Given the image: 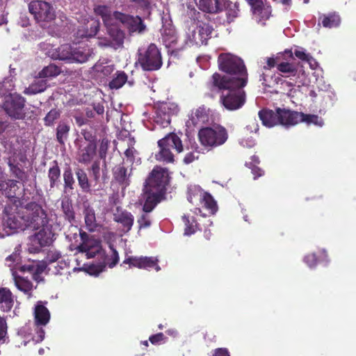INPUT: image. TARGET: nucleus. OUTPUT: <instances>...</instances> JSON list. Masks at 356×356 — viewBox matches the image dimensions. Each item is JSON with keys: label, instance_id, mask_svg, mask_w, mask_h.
Returning a JSON list of instances; mask_svg holds the SVG:
<instances>
[{"label": "nucleus", "instance_id": "1", "mask_svg": "<svg viewBox=\"0 0 356 356\" xmlns=\"http://www.w3.org/2000/svg\"><path fill=\"white\" fill-rule=\"evenodd\" d=\"M219 70L227 75L214 73L209 85L211 90H222L226 86H245L248 83V74L243 60L229 53H222L218 56Z\"/></svg>", "mask_w": 356, "mask_h": 356}, {"label": "nucleus", "instance_id": "2", "mask_svg": "<svg viewBox=\"0 0 356 356\" xmlns=\"http://www.w3.org/2000/svg\"><path fill=\"white\" fill-rule=\"evenodd\" d=\"M141 69L146 72L160 70L163 65L161 50L154 43H150L138 49L137 61Z\"/></svg>", "mask_w": 356, "mask_h": 356}, {"label": "nucleus", "instance_id": "3", "mask_svg": "<svg viewBox=\"0 0 356 356\" xmlns=\"http://www.w3.org/2000/svg\"><path fill=\"white\" fill-rule=\"evenodd\" d=\"M25 213L22 216L24 227L33 229L44 228L49 222L46 211L42 207L35 202H30L24 207Z\"/></svg>", "mask_w": 356, "mask_h": 356}, {"label": "nucleus", "instance_id": "4", "mask_svg": "<svg viewBox=\"0 0 356 356\" xmlns=\"http://www.w3.org/2000/svg\"><path fill=\"white\" fill-rule=\"evenodd\" d=\"M198 138L202 146L212 149L223 145L228 138V134L222 126L207 127L199 130Z\"/></svg>", "mask_w": 356, "mask_h": 356}, {"label": "nucleus", "instance_id": "5", "mask_svg": "<svg viewBox=\"0 0 356 356\" xmlns=\"http://www.w3.org/2000/svg\"><path fill=\"white\" fill-rule=\"evenodd\" d=\"M222 88L226 92H222L220 97V104L228 111H236L241 108L245 103L246 94L243 90L245 86H226ZM221 91V90H219Z\"/></svg>", "mask_w": 356, "mask_h": 356}, {"label": "nucleus", "instance_id": "6", "mask_svg": "<svg viewBox=\"0 0 356 356\" xmlns=\"http://www.w3.org/2000/svg\"><path fill=\"white\" fill-rule=\"evenodd\" d=\"M291 110L277 108L275 111L269 108H263L259 111L258 115L264 126L273 127L281 124L285 127H291L290 119L288 116Z\"/></svg>", "mask_w": 356, "mask_h": 356}, {"label": "nucleus", "instance_id": "7", "mask_svg": "<svg viewBox=\"0 0 356 356\" xmlns=\"http://www.w3.org/2000/svg\"><path fill=\"white\" fill-rule=\"evenodd\" d=\"M168 170L160 165H156L145 181V188L165 195L167 186L170 183Z\"/></svg>", "mask_w": 356, "mask_h": 356}, {"label": "nucleus", "instance_id": "8", "mask_svg": "<svg viewBox=\"0 0 356 356\" xmlns=\"http://www.w3.org/2000/svg\"><path fill=\"white\" fill-rule=\"evenodd\" d=\"M26 99L17 93H12L4 98L2 108L12 119L24 120L26 117L24 108Z\"/></svg>", "mask_w": 356, "mask_h": 356}, {"label": "nucleus", "instance_id": "9", "mask_svg": "<svg viewBox=\"0 0 356 356\" xmlns=\"http://www.w3.org/2000/svg\"><path fill=\"white\" fill-rule=\"evenodd\" d=\"M29 10L37 22H51L56 19V11L51 3L42 1H31Z\"/></svg>", "mask_w": 356, "mask_h": 356}, {"label": "nucleus", "instance_id": "10", "mask_svg": "<svg viewBox=\"0 0 356 356\" xmlns=\"http://www.w3.org/2000/svg\"><path fill=\"white\" fill-rule=\"evenodd\" d=\"M115 19L121 22L129 33L143 34L147 30V26L143 19L138 15H131L120 11L113 12Z\"/></svg>", "mask_w": 356, "mask_h": 356}, {"label": "nucleus", "instance_id": "11", "mask_svg": "<svg viewBox=\"0 0 356 356\" xmlns=\"http://www.w3.org/2000/svg\"><path fill=\"white\" fill-rule=\"evenodd\" d=\"M188 16L196 24L200 40L202 43H204L211 37L213 31V26L209 22L204 21L205 19L208 21V16L195 8L188 11Z\"/></svg>", "mask_w": 356, "mask_h": 356}, {"label": "nucleus", "instance_id": "12", "mask_svg": "<svg viewBox=\"0 0 356 356\" xmlns=\"http://www.w3.org/2000/svg\"><path fill=\"white\" fill-rule=\"evenodd\" d=\"M177 112V107L168 102L161 104L155 111L154 122L161 127H168L171 122V117Z\"/></svg>", "mask_w": 356, "mask_h": 356}, {"label": "nucleus", "instance_id": "13", "mask_svg": "<svg viewBox=\"0 0 356 356\" xmlns=\"http://www.w3.org/2000/svg\"><path fill=\"white\" fill-rule=\"evenodd\" d=\"M106 27L107 28L110 40H105L104 42H100L99 44L102 47H111L115 49L122 47L125 38L124 32L118 27L113 25Z\"/></svg>", "mask_w": 356, "mask_h": 356}, {"label": "nucleus", "instance_id": "14", "mask_svg": "<svg viewBox=\"0 0 356 356\" xmlns=\"http://www.w3.org/2000/svg\"><path fill=\"white\" fill-rule=\"evenodd\" d=\"M113 220L121 225V232L127 234L134 225V217L131 212L117 207L113 212Z\"/></svg>", "mask_w": 356, "mask_h": 356}, {"label": "nucleus", "instance_id": "15", "mask_svg": "<svg viewBox=\"0 0 356 356\" xmlns=\"http://www.w3.org/2000/svg\"><path fill=\"white\" fill-rule=\"evenodd\" d=\"M123 263L128 264L131 266L138 268H154L156 271L161 269L160 266L158 265V259L152 257H129L126 258Z\"/></svg>", "mask_w": 356, "mask_h": 356}, {"label": "nucleus", "instance_id": "16", "mask_svg": "<svg viewBox=\"0 0 356 356\" xmlns=\"http://www.w3.org/2000/svg\"><path fill=\"white\" fill-rule=\"evenodd\" d=\"M210 109L205 105H201L197 108L193 109L186 122V125L190 127H196L202 125L209 121Z\"/></svg>", "mask_w": 356, "mask_h": 356}, {"label": "nucleus", "instance_id": "17", "mask_svg": "<svg viewBox=\"0 0 356 356\" xmlns=\"http://www.w3.org/2000/svg\"><path fill=\"white\" fill-rule=\"evenodd\" d=\"M288 117L291 118V127L302 122H305L308 124H314L319 127H322L324 124L321 118L314 114H305L302 112L291 111Z\"/></svg>", "mask_w": 356, "mask_h": 356}, {"label": "nucleus", "instance_id": "18", "mask_svg": "<svg viewBox=\"0 0 356 356\" xmlns=\"http://www.w3.org/2000/svg\"><path fill=\"white\" fill-rule=\"evenodd\" d=\"M198 8L203 13L218 14L224 11L227 0H195Z\"/></svg>", "mask_w": 356, "mask_h": 356}, {"label": "nucleus", "instance_id": "19", "mask_svg": "<svg viewBox=\"0 0 356 356\" xmlns=\"http://www.w3.org/2000/svg\"><path fill=\"white\" fill-rule=\"evenodd\" d=\"M100 22L98 19H91L78 29L77 35L80 38L95 37L99 31Z\"/></svg>", "mask_w": 356, "mask_h": 356}, {"label": "nucleus", "instance_id": "20", "mask_svg": "<svg viewBox=\"0 0 356 356\" xmlns=\"http://www.w3.org/2000/svg\"><path fill=\"white\" fill-rule=\"evenodd\" d=\"M145 193L146 194V198L143 207V211L145 213L151 212L165 196V195L146 188H145Z\"/></svg>", "mask_w": 356, "mask_h": 356}, {"label": "nucleus", "instance_id": "21", "mask_svg": "<svg viewBox=\"0 0 356 356\" xmlns=\"http://www.w3.org/2000/svg\"><path fill=\"white\" fill-rule=\"evenodd\" d=\"M300 63H291L289 61H282L277 65V70L281 73L282 77H291L298 76L302 70L299 69Z\"/></svg>", "mask_w": 356, "mask_h": 356}, {"label": "nucleus", "instance_id": "22", "mask_svg": "<svg viewBox=\"0 0 356 356\" xmlns=\"http://www.w3.org/2000/svg\"><path fill=\"white\" fill-rule=\"evenodd\" d=\"M160 144L170 149H175L178 154L184 151V146L181 138L175 133H170L165 137L158 140Z\"/></svg>", "mask_w": 356, "mask_h": 356}, {"label": "nucleus", "instance_id": "23", "mask_svg": "<svg viewBox=\"0 0 356 356\" xmlns=\"http://www.w3.org/2000/svg\"><path fill=\"white\" fill-rule=\"evenodd\" d=\"M97 145L95 141H90L88 144L80 148L78 152V161L81 163L88 164L96 155Z\"/></svg>", "mask_w": 356, "mask_h": 356}, {"label": "nucleus", "instance_id": "24", "mask_svg": "<svg viewBox=\"0 0 356 356\" xmlns=\"http://www.w3.org/2000/svg\"><path fill=\"white\" fill-rule=\"evenodd\" d=\"M93 12L95 15L101 17L105 26L113 25L115 17L110 6L95 4L93 7Z\"/></svg>", "mask_w": 356, "mask_h": 356}, {"label": "nucleus", "instance_id": "25", "mask_svg": "<svg viewBox=\"0 0 356 356\" xmlns=\"http://www.w3.org/2000/svg\"><path fill=\"white\" fill-rule=\"evenodd\" d=\"M253 15L256 20L265 24V21L268 19L271 15V7L267 3L261 2L257 6L251 8Z\"/></svg>", "mask_w": 356, "mask_h": 356}, {"label": "nucleus", "instance_id": "26", "mask_svg": "<svg viewBox=\"0 0 356 356\" xmlns=\"http://www.w3.org/2000/svg\"><path fill=\"white\" fill-rule=\"evenodd\" d=\"M35 323L37 326L46 325L50 319L49 309L39 302L35 307L34 310Z\"/></svg>", "mask_w": 356, "mask_h": 356}, {"label": "nucleus", "instance_id": "27", "mask_svg": "<svg viewBox=\"0 0 356 356\" xmlns=\"http://www.w3.org/2000/svg\"><path fill=\"white\" fill-rule=\"evenodd\" d=\"M77 250L79 252H84L86 254L87 258H94L96 255L103 252L105 254L104 251L102 249L101 243L99 241L96 240L95 243H91L88 245H79L77 247Z\"/></svg>", "mask_w": 356, "mask_h": 356}, {"label": "nucleus", "instance_id": "28", "mask_svg": "<svg viewBox=\"0 0 356 356\" xmlns=\"http://www.w3.org/2000/svg\"><path fill=\"white\" fill-rule=\"evenodd\" d=\"M282 81V76L280 75L272 74L271 71L266 66L264 67V72L259 76V81L261 84L268 88H273L279 85V81Z\"/></svg>", "mask_w": 356, "mask_h": 356}, {"label": "nucleus", "instance_id": "29", "mask_svg": "<svg viewBox=\"0 0 356 356\" xmlns=\"http://www.w3.org/2000/svg\"><path fill=\"white\" fill-rule=\"evenodd\" d=\"M14 305V297L11 291L6 287L0 288V307L3 312L11 310Z\"/></svg>", "mask_w": 356, "mask_h": 356}, {"label": "nucleus", "instance_id": "30", "mask_svg": "<svg viewBox=\"0 0 356 356\" xmlns=\"http://www.w3.org/2000/svg\"><path fill=\"white\" fill-rule=\"evenodd\" d=\"M92 54V49L90 48L88 45L79 46L77 48L73 49L72 60L83 63L88 60Z\"/></svg>", "mask_w": 356, "mask_h": 356}, {"label": "nucleus", "instance_id": "31", "mask_svg": "<svg viewBox=\"0 0 356 356\" xmlns=\"http://www.w3.org/2000/svg\"><path fill=\"white\" fill-rule=\"evenodd\" d=\"M60 208L65 220L70 223L75 221V211L72 200L70 197H65L61 200Z\"/></svg>", "mask_w": 356, "mask_h": 356}, {"label": "nucleus", "instance_id": "32", "mask_svg": "<svg viewBox=\"0 0 356 356\" xmlns=\"http://www.w3.org/2000/svg\"><path fill=\"white\" fill-rule=\"evenodd\" d=\"M131 169L128 172L127 168L119 165L113 170V178L120 185L127 186L130 184L129 177L131 176Z\"/></svg>", "mask_w": 356, "mask_h": 356}, {"label": "nucleus", "instance_id": "33", "mask_svg": "<svg viewBox=\"0 0 356 356\" xmlns=\"http://www.w3.org/2000/svg\"><path fill=\"white\" fill-rule=\"evenodd\" d=\"M83 214L86 226L88 230L94 232L97 227L95 209L89 204L85 205Z\"/></svg>", "mask_w": 356, "mask_h": 356}, {"label": "nucleus", "instance_id": "34", "mask_svg": "<svg viewBox=\"0 0 356 356\" xmlns=\"http://www.w3.org/2000/svg\"><path fill=\"white\" fill-rule=\"evenodd\" d=\"M48 179L49 180L50 188H54L58 185L60 177V169L56 160L51 163V167L48 170Z\"/></svg>", "mask_w": 356, "mask_h": 356}, {"label": "nucleus", "instance_id": "35", "mask_svg": "<svg viewBox=\"0 0 356 356\" xmlns=\"http://www.w3.org/2000/svg\"><path fill=\"white\" fill-rule=\"evenodd\" d=\"M157 144L159 151L155 154L156 160L165 163H173L175 162V156L170 148L164 147L159 142H157Z\"/></svg>", "mask_w": 356, "mask_h": 356}, {"label": "nucleus", "instance_id": "36", "mask_svg": "<svg viewBox=\"0 0 356 356\" xmlns=\"http://www.w3.org/2000/svg\"><path fill=\"white\" fill-rule=\"evenodd\" d=\"M73 49L69 44H63L55 50L49 56L54 60H70L72 59Z\"/></svg>", "mask_w": 356, "mask_h": 356}, {"label": "nucleus", "instance_id": "37", "mask_svg": "<svg viewBox=\"0 0 356 356\" xmlns=\"http://www.w3.org/2000/svg\"><path fill=\"white\" fill-rule=\"evenodd\" d=\"M70 125L66 120H60L56 127V140L60 145H64L69 136Z\"/></svg>", "mask_w": 356, "mask_h": 356}, {"label": "nucleus", "instance_id": "38", "mask_svg": "<svg viewBox=\"0 0 356 356\" xmlns=\"http://www.w3.org/2000/svg\"><path fill=\"white\" fill-rule=\"evenodd\" d=\"M47 88V80L39 79L33 81L28 88L23 91L24 94L33 95L44 92Z\"/></svg>", "mask_w": 356, "mask_h": 356}, {"label": "nucleus", "instance_id": "39", "mask_svg": "<svg viewBox=\"0 0 356 356\" xmlns=\"http://www.w3.org/2000/svg\"><path fill=\"white\" fill-rule=\"evenodd\" d=\"M161 31L163 42L166 47H170L177 42V37L174 27L171 26H163Z\"/></svg>", "mask_w": 356, "mask_h": 356}, {"label": "nucleus", "instance_id": "40", "mask_svg": "<svg viewBox=\"0 0 356 356\" xmlns=\"http://www.w3.org/2000/svg\"><path fill=\"white\" fill-rule=\"evenodd\" d=\"M14 281L15 285L19 291L29 296H31L33 286V283L29 280L19 275H16L14 277Z\"/></svg>", "mask_w": 356, "mask_h": 356}, {"label": "nucleus", "instance_id": "41", "mask_svg": "<svg viewBox=\"0 0 356 356\" xmlns=\"http://www.w3.org/2000/svg\"><path fill=\"white\" fill-rule=\"evenodd\" d=\"M79 186L84 193H90L91 185L86 172L81 168H77L75 172Z\"/></svg>", "mask_w": 356, "mask_h": 356}, {"label": "nucleus", "instance_id": "42", "mask_svg": "<svg viewBox=\"0 0 356 356\" xmlns=\"http://www.w3.org/2000/svg\"><path fill=\"white\" fill-rule=\"evenodd\" d=\"M224 10L226 12L227 22L229 24L238 16V4L236 2L233 3L227 0V2L225 3Z\"/></svg>", "mask_w": 356, "mask_h": 356}, {"label": "nucleus", "instance_id": "43", "mask_svg": "<svg viewBox=\"0 0 356 356\" xmlns=\"http://www.w3.org/2000/svg\"><path fill=\"white\" fill-rule=\"evenodd\" d=\"M202 195L200 199V202L203 204V206L209 210L211 214H215L218 211V206L216 200L213 199L212 195L207 193H202Z\"/></svg>", "mask_w": 356, "mask_h": 356}, {"label": "nucleus", "instance_id": "44", "mask_svg": "<svg viewBox=\"0 0 356 356\" xmlns=\"http://www.w3.org/2000/svg\"><path fill=\"white\" fill-rule=\"evenodd\" d=\"M61 73V69L60 67L55 64H49L47 66L43 67V69L39 72L38 77L41 79L51 78L59 75Z\"/></svg>", "mask_w": 356, "mask_h": 356}, {"label": "nucleus", "instance_id": "45", "mask_svg": "<svg viewBox=\"0 0 356 356\" xmlns=\"http://www.w3.org/2000/svg\"><path fill=\"white\" fill-rule=\"evenodd\" d=\"M127 81V75L123 71H118L115 73V76L109 82V87L111 89H119L123 86V85Z\"/></svg>", "mask_w": 356, "mask_h": 356}, {"label": "nucleus", "instance_id": "46", "mask_svg": "<svg viewBox=\"0 0 356 356\" xmlns=\"http://www.w3.org/2000/svg\"><path fill=\"white\" fill-rule=\"evenodd\" d=\"M109 248L112 251V254L105 257L104 264L101 266V270L105 268L106 266H108L109 268H113L119 261V254L116 249L112 244L109 245Z\"/></svg>", "mask_w": 356, "mask_h": 356}, {"label": "nucleus", "instance_id": "47", "mask_svg": "<svg viewBox=\"0 0 356 356\" xmlns=\"http://www.w3.org/2000/svg\"><path fill=\"white\" fill-rule=\"evenodd\" d=\"M19 190L17 181L13 179H7L6 185L4 189L1 191L8 198H13L17 195V191Z\"/></svg>", "mask_w": 356, "mask_h": 356}, {"label": "nucleus", "instance_id": "48", "mask_svg": "<svg viewBox=\"0 0 356 356\" xmlns=\"http://www.w3.org/2000/svg\"><path fill=\"white\" fill-rule=\"evenodd\" d=\"M284 54L286 55V56L291 59H293V55H295L298 59L302 61L309 62L312 59L310 54H307L301 48L296 49L294 52H293L291 49H286Z\"/></svg>", "mask_w": 356, "mask_h": 356}, {"label": "nucleus", "instance_id": "49", "mask_svg": "<svg viewBox=\"0 0 356 356\" xmlns=\"http://www.w3.org/2000/svg\"><path fill=\"white\" fill-rule=\"evenodd\" d=\"M22 220H23L22 217L19 218L15 215H10L6 220V225L13 230L24 229L25 227L24 224L22 223Z\"/></svg>", "mask_w": 356, "mask_h": 356}, {"label": "nucleus", "instance_id": "50", "mask_svg": "<svg viewBox=\"0 0 356 356\" xmlns=\"http://www.w3.org/2000/svg\"><path fill=\"white\" fill-rule=\"evenodd\" d=\"M60 117V111L56 108L51 109L44 118V124L46 127H52L55 122Z\"/></svg>", "mask_w": 356, "mask_h": 356}, {"label": "nucleus", "instance_id": "51", "mask_svg": "<svg viewBox=\"0 0 356 356\" xmlns=\"http://www.w3.org/2000/svg\"><path fill=\"white\" fill-rule=\"evenodd\" d=\"M204 192L200 187L191 186L188 188L187 199L191 204H194L197 200H200L202 195V193Z\"/></svg>", "mask_w": 356, "mask_h": 356}, {"label": "nucleus", "instance_id": "52", "mask_svg": "<svg viewBox=\"0 0 356 356\" xmlns=\"http://www.w3.org/2000/svg\"><path fill=\"white\" fill-rule=\"evenodd\" d=\"M64 188L72 190L75 183L71 168L68 166L63 172Z\"/></svg>", "mask_w": 356, "mask_h": 356}, {"label": "nucleus", "instance_id": "53", "mask_svg": "<svg viewBox=\"0 0 356 356\" xmlns=\"http://www.w3.org/2000/svg\"><path fill=\"white\" fill-rule=\"evenodd\" d=\"M340 23V17L335 14H330L324 16L322 20V24L324 27L332 28L337 26Z\"/></svg>", "mask_w": 356, "mask_h": 356}, {"label": "nucleus", "instance_id": "54", "mask_svg": "<svg viewBox=\"0 0 356 356\" xmlns=\"http://www.w3.org/2000/svg\"><path fill=\"white\" fill-rule=\"evenodd\" d=\"M40 230L35 234V238L38 241L40 246H47L50 243L51 239L49 236L47 235V232L44 228H40Z\"/></svg>", "mask_w": 356, "mask_h": 356}, {"label": "nucleus", "instance_id": "55", "mask_svg": "<svg viewBox=\"0 0 356 356\" xmlns=\"http://www.w3.org/2000/svg\"><path fill=\"white\" fill-rule=\"evenodd\" d=\"M137 222L138 224L139 230L148 228L152 225L150 216L147 214V213L145 212L138 218Z\"/></svg>", "mask_w": 356, "mask_h": 356}, {"label": "nucleus", "instance_id": "56", "mask_svg": "<svg viewBox=\"0 0 356 356\" xmlns=\"http://www.w3.org/2000/svg\"><path fill=\"white\" fill-rule=\"evenodd\" d=\"M100 170L101 169L99 161H95L91 165L90 170L92 179L95 182V184H97L99 181Z\"/></svg>", "mask_w": 356, "mask_h": 356}, {"label": "nucleus", "instance_id": "57", "mask_svg": "<svg viewBox=\"0 0 356 356\" xmlns=\"http://www.w3.org/2000/svg\"><path fill=\"white\" fill-rule=\"evenodd\" d=\"M183 221L186 225L184 234L186 235H191L194 234L196 231V223L193 225V222H195L194 220H193V222H191L190 219L188 217L184 216L182 217Z\"/></svg>", "mask_w": 356, "mask_h": 356}, {"label": "nucleus", "instance_id": "58", "mask_svg": "<svg viewBox=\"0 0 356 356\" xmlns=\"http://www.w3.org/2000/svg\"><path fill=\"white\" fill-rule=\"evenodd\" d=\"M8 166L10 172L15 175L16 178L23 180L25 177V172L17 165L13 164L10 161L8 162Z\"/></svg>", "mask_w": 356, "mask_h": 356}, {"label": "nucleus", "instance_id": "59", "mask_svg": "<svg viewBox=\"0 0 356 356\" xmlns=\"http://www.w3.org/2000/svg\"><path fill=\"white\" fill-rule=\"evenodd\" d=\"M129 141H130V145L124 152V155L125 156L127 157V159L128 160H129V161L131 163H133L134 161V154L136 152V149H134V147H133V145L134 143V138H130L129 139Z\"/></svg>", "mask_w": 356, "mask_h": 356}, {"label": "nucleus", "instance_id": "60", "mask_svg": "<svg viewBox=\"0 0 356 356\" xmlns=\"http://www.w3.org/2000/svg\"><path fill=\"white\" fill-rule=\"evenodd\" d=\"M96 71L100 72L104 76H109L114 70V66L112 65H108L106 66H100L96 65L95 66Z\"/></svg>", "mask_w": 356, "mask_h": 356}, {"label": "nucleus", "instance_id": "61", "mask_svg": "<svg viewBox=\"0 0 356 356\" xmlns=\"http://www.w3.org/2000/svg\"><path fill=\"white\" fill-rule=\"evenodd\" d=\"M166 337L165 335L162 332H159L156 334L151 335L149 337V341L153 345H158L164 341Z\"/></svg>", "mask_w": 356, "mask_h": 356}, {"label": "nucleus", "instance_id": "62", "mask_svg": "<svg viewBox=\"0 0 356 356\" xmlns=\"http://www.w3.org/2000/svg\"><path fill=\"white\" fill-rule=\"evenodd\" d=\"M305 262L310 268H313L316 266L318 263V258L315 253L308 254L305 257Z\"/></svg>", "mask_w": 356, "mask_h": 356}, {"label": "nucleus", "instance_id": "63", "mask_svg": "<svg viewBox=\"0 0 356 356\" xmlns=\"http://www.w3.org/2000/svg\"><path fill=\"white\" fill-rule=\"evenodd\" d=\"M246 165L251 168L252 173L254 175V179H256L258 177L262 176L264 174L263 170L258 166L254 165L252 163H246Z\"/></svg>", "mask_w": 356, "mask_h": 356}, {"label": "nucleus", "instance_id": "64", "mask_svg": "<svg viewBox=\"0 0 356 356\" xmlns=\"http://www.w3.org/2000/svg\"><path fill=\"white\" fill-rule=\"evenodd\" d=\"M259 124L256 119L249 120L245 129L250 133H257L259 131Z\"/></svg>", "mask_w": 356, "mask_h": 356}]
</instances>
